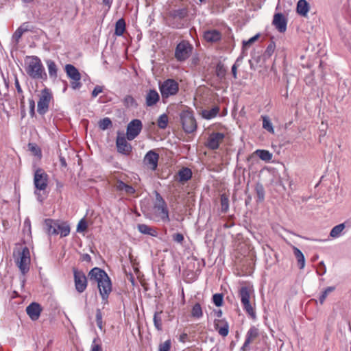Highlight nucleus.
<instances>
[{"instance_id": "1", "label": "nucleus", "mask_w": 351, "mask_h": 351, "mask_svg": "<svg viewBox=\"0 0 351 351\" xmlns=\"http://www.w3.org/2000/svg\"><path fill=\"white\" fill-rule=\"evenodd\" d=\"M88 278L97 283L99 293L104 304L108 302V298L112 291V283L108 274L103 269L94 267L88 273Z\"/></svg>"}, {"instance_id": "2", "label": "nucleus", "mask_w": 351, "mask_h": 351, "mask_svg": "<svg viewBox=\"0 0 351 351\" xmlns=\"http://www.w3.org/2000/svg\"><path fill=\"white\" fill-rule=\"evenodd\" d=\"M25 69L27 74L32 79L46 80L47 75L41 60L36 56H27L25 60Z\"/></svg>"}, {"instance_id": "3", "label": "nucleus", "mask_w": 351, "mask_h": 351, "mask_svg": "<svg viewBox=\"0 0 351 351\" xmlns=\"http://www.w3.org/2000/svg\"><path fill=\"white\" fill-rule=\"evenodd\" d=\"M151 219L156 221L164 223L170 221L167 204L158 192H156V202L152 209Z\"/></svg>"}, {"instance_id": "4", "label": "nucleus", "mask_w": 351, "mask_h": 351, "mask_svg": "<svg viewBox=\"0 0 351 351\" xmlns=\"http://www.w3.org/2000/svg\"><path fill=\"white\" fill-rule=\"evenodd\" d=\"M254 295V290L250 287H242L239 290V297L241 304L246 313L253 319L256 318V312L250 302V299Z\"/></svg>"}, {"instance_id": "5", "label": "nucleus", "mask_w": 351, "mask_h": 351, "mask_svg": "<svg viewBox=\"0 0 351 351\" xmlns=\"http://www.w3.org/2000/svg\"><path fill=\"white\" fill-rule=\"evenodd\" d=\"M48 180L49 176L43 169L38 168L34 171V185L36 189L34 193L36 195H39L38 191L46 190L48 186Z\"/></svg>"}, {"instance_id": "6", "label": "nucleus", "mask_w": 351, "mask_h": 351, "mask_svg": "<svg viewBox=\"0 0 351 351\" xmlns=\"http://www.w3.org/2000/svg\"><path fill=\"white\" fill-rule=\"evenodd\" d=\"M180 119L184 130L191 133L197 128V123L193 111L184 110L180 114Z\"/></svg>"}, {"instance_id": "7", "label": "nucleus", "mask_w": 351, "mask_h": 351, "mask_svg": "<svg viewBox=\"0 0 351 351\" xmlns=\"http://www.w3.org/2000/svg\"><path fill=\"white\" fill-rule=\"evenodd\" d=\"M159 88L162 98H168L178 93L179 84L174 80L168 79L160 84Z\"/></svg>"}, {"instance_id": "8", "label": "nucleus", "mask_w": 351, "mask_h": 351, "mask_svg": "<svg viewBox=\"0 0 351 351\" xmlns=\"http://www.w3.org/2000/svg\"><path fill=\"white\" fill-rule=\"evenodd\" d=\"M15 262L23 274H25L29 269L30 253L27 247H24L21 252H19L18 256L15 258Z\"/></svg>"}, {"instance_id": "9", "label": "nucleus", "mask_w": 351, "mask_h": 351, "mask_svg": "<svg viewBox=\"0 0 351 351\" xmlns=\"http://www.w3.org/2000/svg\"><path fill=\"white\" fill-rule=\"evenodd\" d=\"M52 99L53 95L49 89L45 88L41 91L37 104V111L40 114L43 115L47 113Z\"/></svg>"}, {"instance_id": "10", "label": "nucleus", "mask_w": 351, "mask_h": 351, "mask_svg": "<svg viewBox=\"0 0 351 351\" xmlns=\"http://www.w3.org/2000/svg\"><path fill=\"white\" fill-rule=\"evenodd\" d=\"M192 50L193 46L188 41L182 40L176 46L175 58L178 61H184L190 57Z\"/></svg>"}, {"instance_id": "11", "label": "nucleus", "mask_w": 351, "mask_h": 351, "mask_svg": "<svg viewBox=\"0 0 351 351\" xmlns=\"http://www.w3.org/2000/svg\"><path fill=\"white\" fill-rule=\"evenodd\" d=\"M158 160L159 154L155 150H149L145 155L143 163L147 169L154 171L158 168Z\"/></svg>"}, {"instance_id": "12", "label": "nucleus", "mask_w": 351, "mask_h": 351, "mask_svg": "<svg viewBox=\"0 0 351 351\" xmlns=\"http://www.w3.org/2000/svg\"><path fill=\"white\" fill-rule=\"evenodd\" d=\"M65 71L68 77L72 80L71 82V87L73 89L80 88L82 86L80 83L81 75L78 70L72 64H66L65 66Z\"/></svg>"}, {"instance_id": "13", "label": "nucleus", "mask_w": 351, "mask_h": 351, "mask_svg": "<svg viewBox=\"0 0 351 351\" xmlns=\"http://www.w3.org/2000/svg\"><path fill=\"white\" fill-rule=\"evenodd\" d=\"M142 128V122L139 119H134L131 121L127 127V138L129 141L134 139L140 134Z\"/></svg>"}, {"instance_id": "14", "label": "nucleus", "mask_w": 351, "mask_h": 351, "mask_svg": "<svg viewBox=\"0 0 351 351\" xmlns=\"http://www.w3.org/2000/svg\"><path fill=\"white\" fill-rule=\"evenodd\" d=\"M73 274L76 290L79 293L84 292L87 287V278L85 274L82 271L77 269H74Z\"/></svg>"}, {"instance_id": "15", "label": "nucleus", "mask_w": 351, "mask_h": 351, "mask_svg": "<svg viewBox=\"0 0 351 351\" xmlns=\"http://www.w3.org/2000/svg\"><path fill=\"white\" fill-rule=\"evenodd\" d=\"M225 135L221 132H213L211 133L207 140L206 147L210 149H217L219 148V145L223 141Z\"/></svg>"}, {"instance_id": "16", "label": "nucleus", "mask_w": 351, "mask_h": 351, "mask_svg": "<svg viewBox=\"0 0 351 351\" xmlns=\"http://www.w3.org/2000/svg\"><path fill=\"white\" fill-rule=\"evenodd\" d=\"M259 336V330L257 327L252 326L250 328L245 335V342L241 347L242 351H248L250 343H252Z\"/></svg>"}, {"instance_id": "17", "label": "nucleus", "mask_w": 351, "mask_h": 351, "mask_svg": "<svg viewBox=\"0 0 351 351\" xmlns=\"http://www.w3.org/2000/svg\"><path fill=\"white\" fill-rule=\"evenodd\" d=\"M117 151L123 154L129 155L132 152V146L124 136H117L116 141Z\"/></svg>"}, {"instance_id": "18", "label": "nucleus", "mask_w": 351, "mask_h": 351, "mask_svg": "<svg viewBox=\"0 0 351 351\" xmlns=\"http://www.w3.org/2000/svg\"><path fill=\"white\" fill-rule=\"evenodd\" d=\"M272 23L281 33L285 32L287 29V20L281 13L274 14Z\"/></svg>"}, {"instance_id": "19", "label": "nucleus", "mask_w": 351, "mask_h": 351, "mask_svg": "<svg viewBox=\"0 0 351 351\" xmlns=\"http://www.w3.org/2000/svg\"><path fill=\"white\" fill-rule=\"evenodd\" d=\"M42 308L39 304L33 302L26 308L27 314L32 320H37L40 315Z\"/></svg>"}, {"instance_id": "20", "label": "nucleus", "mask_w": 351, "mask_h": 351, "mask_svg": "<svg viewBox=\"0 0 351 351\" xmlns=\"http://www.w3.org/2000/svg\"><path fill=\"white\" fill-rule=\"evenodd\" d=\"M160 95L154 89L149 90L145 95V104L147 107H152L159 101Z\"/></svg>"}, {"instance_id": "21", "label": "nucleus", "mask_w": 351, "mask_h": 351, "mask_svg": "<svg viewBox=\"0 0 351 351\" xmlns=\"http://www.w3.org/2000/svg\"><path fill=\"white\" fill-rule=\"evenodd\" d=\"M214 327L221 336L225 337L228 335L229 325L225 320L215 319L214 321Z\"/></svg>"}, {"instance_id": "22", "label": "nucleus", "mask_w": 351, "mask_h": 351, "mask_svg": "<svg viewBox=\"0 0 351 351\" xmlns=\"http://www.w3.org/2000/svg\"><path fill=\"white\" fill-rule=\"evenodd\" d=\"M204 38L208 43H217L221 38V34L217 29H209L204 33Z\"/></svg>"}, {"instance_id": "23", "label": "nucleus", "mask_w": 351, "mask_h": 351, "mask_svg": "<svg viewBox=\"0 0 351 351\" xmlns=\"http://www.w3.org/2000/svg\"><path fill=\"white\" fill-rule=\"evenodd\" d=\"M58 221H55L51 219H47L45 220V228L48 234L57 235V226Z\"/></svg>"}, {"instance_id": "24", "label": "nucleus", "mask_w": 351, "mask_h": 351, "mask_svg": "<svg viewBox=\"0 0 351 351\" xmlns=\"http://www.w3.org/2000/svg\"><path fill=\"white\" fill-rule=\"evenodd\" d=\"M220 108L219 106H216L213 107L211 109L209 110H204L202 112V116L204 119L209 120L212 119L215 117H216L219 112Z\"/></svg>"}, {"instance_id": "25", "label": "nucleus", "mask_w": 351, "mask_h": 351, "mask_svg": "<svg viewBox=\"0 0 351 351\" xmlns=\"http://www.w3.org/2000/svg\"><path fill=\"white\" fill-rule=\"evenodd\" d=\"M309 11V4L306 0H299L297 3V12L302 16H306Z\"/></svg>"}, {"instance_id": "26", "label": "nucleus", "mask_w": 351, "mask_h": 351, "mask_svg": "<svg viewBox=\"0 0 351 351\" xmlns=\"http://www.w3.org/2000/svg\"><path fill=\"white\" fill-rule=\"evenodd\" d=\"M70 230V226L67 223L58 221L56 229L57 234H60L61 237H64L69 234Z\"/></svg>"}, {"instance_id": "27", "label": "nucleus", "mask_w": 351, "mask_h": 351, "mask_svg": "<svg viewBox=\"0 0 351 351\" xmlns=\"http://www.w3.org/2000/svg\"><path fill=\"white\" fill-rule=\"evenodd\" d=\"M292 249L300 269H303L305 266V258L303 253L295 246L292 245Z\"/></svg>"}, {"instance_id": "28", "label": "nucleus", "mask_w": 351, "mask_h": 351, "mask_svg": "<svg viewBox=\"0 0 351 351\" xmlns=\"http://www.w3.org/2000/svg\"><path fill=\"white\" fill-rule=\"evenodd\" d=\"M137 228L138 231L142 234L151 235L155 237L158 235V232L154 228L146 224H138Z\"/></svg>"}, {"instance_id": "29", "label": "nucleus", "mask_w": 351, "mask_h": 351, "mask_svg": "<svg viewBox=\"0 0 351 351\" xmlns=\"http://www.w3.org/2000/svg\"><path fill=\"white\" fill-rule=\"evenodd\" d=\"M346 225L343 223L334 226L330 230V237L333 239L339 238L343 234Z\"/></svg>"}, {"instance_id": "30", "label": "nucleus", "mask_w": 351, "mask_h": 351, "mask_svg": "<svg viewBox=\"0 0 351 351\" xmlns=\"http://www.w3.org/2000/svg\"><path fill=\"white\" fill-rule=\"evenodd\" d=\"M46 64L48 69L49 77L56 79L58 76V69L56 64L51 60H46Z\"/></svg>"}, {"instance_id": "31", "label": "nucleus", "mask_w": 351, "mask_h": 351, "mask_svg": "<svg viewBox=\"0 0 351 351\" xmlns=\"http://www.w3.org/2000/svg\"><path fill=\"white\" fill-rule=\"evenodd\" d=\"M192 172L191 170L189 168H182L178 172L179 181L186 182L191 178Z\"/></svg>"}, {"instance_id": "32", "label": "nucleus", "mask_w": 351, "mask_h": 351, "mask_svg": "<svg viewBox=\"0 0 351 351\" xmlns=\"http://www.w3.org/2000/svg\"><path fill=\"white\" fill-rule=\"evenodd\" d=\"M125 30V22L123 19H119L115 24L114 34L121 36Z\"/></svg>"}, {"instance_id": "33", "label": "nucleus", "mask_w": 351, "mask_h": 351, "mask_svg": "<svg viewBox=\"0 0 351 351\" xmlns=\"http://www.w3.org/2000/svg\"><path fill=\"white\" fill-rule=\"evenodd\" d=\"M255 154L263 160L269 162L272 158V154L267 150L257 149Z\"/></svg>"}, {"instance_id": "34", "label": "nucleus", "mask_w": 351, "mask_h": 351, "mask_svg": "<svg viewBox=\"0 0 351 351\" xmlns=\"http://www.w3.org/2000/svg\"><path fill=\"white\" fill-rule=\"evenodd\" d=\"M221 202V211L223 213H226L229 210V198L228 196L223 193L221 195L220 197Z\"/></svg>"}, {"instance_id": "35", "label": "nucleus", "mask_w": 351, "mask_h": 351, "mask_svg": "<svg viewBox=\"0 0 351 351\" xmlns=\"http://www.w3.org/2000/svg\"><path fill=\"white\" fill-rule=\"evenodd\" d=\"M191 316L196 319H199L203 316V311L201 305L196 303L192 308Z\"/></svg>"}, {"instance_id": "36", "label": "nucleus", "mask_w": 351, "mask_h": 351, "mask_svg": "<svg viewBox=\"0 0 351 351\" xmlns=\"http://www.w3.org/2000/svg\"><path fill=\"white\" fill-rule=\"evenodd\" d=\"M263 118V128L267 131L269 132L271 134L274 133V129L273 127V124L271 122L269 118L267 116L262 117Z\"/></svg>"}, {"instance_id": "37", "label": "nucleus", "mask_w": 351, "mask_h": 351, "mask_svg": "<svg viewBox=\"0 0 351 351\" xmlns=\"http://www.w3.org/2000/svg\"><path fill=\"white\" fill-rule=\"evenodd\" d=\"M169 122L168 116L166 114H161L157 121V125L160 129H165Z\"/></svg>"}, {"instance_id": "38", "label": "nucleus", "mask_w": 351, "mask_h": 351, "mask_svg": "<svg viewBox=\"0 0 351 351\" xmlns=\"http://www.w3.org/2000/svg\"><path fill=\"white\" fill-rule=\"evenodd\" d=\"M162 311L156 312L154 315V324L156 328L158 330H162V318H161Z\"/></svg>"}, {"instance_id": "39", "label": "nucleus", "mask_w": 351, "mask_h": 351, "mask_svg": "<svg viewBox=\"0 0 351 351\" xmlns=\"http://www.w3.org/2000/svg\"><path fill=\"white\" fill-rule=\"evenodd\" d=\"M255 191L257 195L258 201H263L265 198V190L263 185L261 184H257L255 187Z\"/></svg>"}, {"instance_id": "40", "label": "nucleus", "mask_w": 351, "mask_h": 351, "mask_svg": "<svg viewBox=\"0 0 351 351\" xmlns=\"http://www.w3.org/2000/svg\"><path fill=\"white\" fill-rule=\"evenodd\" d=\"M123 102L127 107H136L137 104L134 98L131 95H127L123 99Z\"/></svg>"}, {"instance_id": "41", "label": "nucleus", "mask_w": 351, "mask_h": 351, "mask_svg": "<svg viewBox=\"0 0 351 351\" xmlns=\"http://www.w3.org/2000/svg\"><path fill=\"white\" fill-rule=\"evenodd\" d=\"M112 125L111 120L106 117L99 121V127L100 129L105 130L107 128H108L109 126Z\"/></svg>"}, {"instance_id": "42", "label": "nucleus", "mask_w": 351, "mask_h": 351, "mask_svg": "<svg viewBox=\"0 0 351 351\" xmlns=\"http://www.w3.org/2000/svg\"><path fill=\"white\" fill-rule=\"evenodd\" d=\"M335 290L334 287H327L322 293V295L319 297V302L321 304H323L325 301L326 298H327L328 295L332 292Z\"/></svg>"}, {"instance_id": "43", "label": "nucleus", "mask_w": 351, "mask_h": 351, "mask_svg": "<svg viewBox=\"0 0 351 351\" xmlns=\"http://www.w3.org/2000/svg\"><path fill=\"white\" fill-rule=\"evenodd\" d=\"M223 299V295L220 293L214 294L213 296V303L218 307L222 306Z\"/></svg>"}, {"instance_id": "44", "label": "nucleus", "mask_w": 351, "mask_h": 351, "mask_svg": "<svg viewBox=\"0 0 351 351\" xmlns=\"http://www.w3.org/2000/svg\"><path fill=\"white\" fill-rule=\"evenodd\" d=\"M87 223L84 219H82L77 226V232H83L86 230L87 229Z\"/></svg>"}, {"instance_id": "45", "label": "nucleus", "mask_w": 351, "mask_h": 351, "mask_svg": "<svg viewBox=\"0 0 351 351\" xmlns=\"http://www.w3.org/2000/svg\"><path fill=\"white\" fill-rule=\"evenodd\" d=\"M259 38V34H257L253 37L250 38L247 40H243V48L246 49L247 47H250L253 43H254L256 40H258Z\"/></svg>"}, {"instance_id": "46", "label": "nucleus", "mask_w": 351, "mask_h": 351, "mask_svg": "<svg viewBox=\"0 0 351 351\" xmlns=\"http://www.w3.org/2000/svg\"><path fill=\"white\" fill-rule=\"evenodd\" d=\"M102 313L100 309H97L96 311V322L97 326L101 330L103 327V322H102Z\"/></svg>"}, {"instance_id": "47", "label": "nucleus", "mask_w": 351, "mask_h": 351, "mask_svg": "<svg viewBox=\"0 0 351 351\" xmlns=\"http://www.w3.org/2000/svg\"><path fill=\"white\" fill-rule=\"evenodd\" d=\"M27 30V29H25L23 27V26H21L19 27L16 32H14L13 35V38L18 41L21 37L22 36L23 34Z\"/></svg>"}, {"instance_id": "48", "label": "nucleus", "mask_w": 351, "mask_h": 351, "mask_svg": "<svg viewBox=\"0 0 351 351\" xmlns=\"http://www.w3.org/2000/svg\"><path fill=\"white\" fill-rule=\"evenodd\" d=\"M276 48V45L274 43H271L267 46L265 51V56L267 57H270L274 52Z\"/></svg>"}, {"instance_id": "49", "label": "nucleus", "mask_w": 351, "mask_h": 351, "mask_svg": "<svg viewBox=\"0 0 351 351\" xmlns=\"http://www.w3.org/2000/svg\"><path fill=\"white\" fill-rule=\"evenodd\" d=\"M171 345V343L169 339L165 341L164 343L160 344L159 351H169Z\"/></svg>"}, {"instance_id": "50", "label": "nucleus", "mask_w": 351, "mask_h": 351, "mask_svg": "<svg viewBox=\"0 0 351 351\" xmlns=\"http://www.w3.org/2000/svg\"><path fill=\"white\" fill-rule=\"evenodd\" d=\"M226 71L222 65H217L216 73L219 77L221 79L223 78L226 75Z\"/></svg>"}, {"instance_id": "51", "label": "nucleus", "mask_w": 351, "mask_h": 351, "mask_svg": "<svg viewBox=\"0 0 351 351\" xmlns=\"http://www.w3.org/2000/svg\"><path fill=\"white\" fill-rule=\"evenodd\" d=\"M29 149L31 152L37 156L40 157L41 156V151L40 149L36 146L33 144H29Z\"/></svg>"}, {"instance_id": "52", "label": "nucleus", "mask_w": 351, "mask_h": 351, "mask_svg": "<svg viewBox=\"0 0 351 351\" xmlns=\"http://www.w3.org/2000/svg\"><path fill=\"white\" fill-rule=\"evenodd\" d=\"M173 239L174 241L181 243L184 240V236L181 233H176L173 235Z\"/></svg>"}, {"instance_id": "53", "label": "nucleus", "mask_w": 351, "mask_h": 351, "mask_svg": "<svg viewBox=\"0 0 351 351\" xmlns=\"http://www.w3.org/2000/svg\"><path fill=\"white\" fill-rule=\"evenodd\" d=\"M103 91V87L100 86H96L93 92H92V97H96L99 93H101Z\"/></svg>"}, {"instance_id": "54", "label": "nucleus", "mask_w": 351, "mask_h": 351, "mask_svg": "<svg viewBox=\"0 0 351 351\" xmlns=\"http://www.w3.org/2000/svg\"><path fill=\"white\" fill-rule=\"evenodd\" d=\"M123 191L128 195H132L135 193V189L132 186L126 184Z\"/></svg>"}, {"instance_id": "55", "label": "nucleus", "mask_w": 351, "mask_h": 351, "mask_svg": "<svg viewBox=\"0 0 351 351\" xmlns=\"http://www.w3.org/2000/svg\"><path fill=\"white\" fill-rule=\"evenodd\" d=\"M125 184H126L124 183L123 181L119 180V181H117V184L115 185V187H116L117 190L120 191H123Z\"/></svg>"}, {"instance_id": "56", "label": "nucleus", "mask_w": 351, "mask_h": 351, "mask_svg": "<svg viewBox=\"0 0 351 351\" xmlns=\"http://www.w3.org/2000/svg\"><path fill=\"white\" fill-rule=\"evenodd\" d=\"M238 62V60H237V62L232 65V75L234 77V79H237V62Z\"/></svg>"}, {"instance_id": "57", "label": "nucleus", "mask_w": 351, "mask_h": 351, "mask_svg": "<svg viewBox=\"0 0 351 351\" xmlns=\"http://www.w3.org/2000/svg\"><path fill=\"white\" fill-rule=\"evenodd\" d=\"M29 108H30L29 112L32 115H33L34 114V108H35L34 101L33 99H31L29 101Z\"/></svg>"}, {"instance_id": "58", "label": "nucleus", "mask_w": 351, "mask_h": 351, "mask_svg": "<svg viewBox=\"0 0 351 351\" xmlns=\"http://www.w3.org/2000/svg\"><path fill=\"white\" fill-rule=\"evenodd\" d=\"M14 84H15V87H16V88L17 90V92L19 93H22L23 90H22V88H21V86H20L19 82L17 78H16V80H15Z\"/></svg>"}, {"instance_id": "59", "label": "nucleus", "mask_w": 351, "mask_h": 351, "mask_svg": "<svg viewBox=\"0 0 351 351\" xmlns=\"http://www.w3.org/2000/svg\"><path fill=\"white\" fill-rule=\"evenodd\" d=\"M90 351H102V348L100 345L94 344L93 345Z\"/></svg>"}, {"instance_id": "60", "label": "nucleus", "mask_w": 351, "mask_h": 351, "mask_svg": "<svg viewBox=\"0 0 351 351\" xmlns=\"http://www.w3.org/2000/svg\"><path fill=\"white\" fill-rule=\"evenodd\" d=\"M24 226L25 228H28V230L30 231L31 229V223L30 220L29 219H26L24 221Z\"/></svg>"}, {"instance_id": "61", "label": "nucleus", "mask_w": 351, "mask_h": 351, "mask_svg": "<svg viewBox=\"0 0 351 351\" xmlns=\"http://www.w3.org/2000/svg\"><path fill=\"white\" fill-rule=\"evenodd\" d=\"M82 260L84 261L89 262L91 260V257L89 254H83V256H82Z\"/></svg>"}, {"instance_id": "62", "label": "nucleus", "mask_w": 351, "mask_h": 351, "mask_svg": "<svg viewBox=\"0 0 351 351\" xmlns=\"http://www.w3.org/2000/svg\"><path fill=\"white\" fill-rule=\"evenodd\" d=\"M186 338L187 335L186 333H183L180 336L179 340L180 341L184 342Z\"/></svg>"}, {"instance_id": "63", "label": "nucleus", "mask_w": 351, "mask_h": 351, "mask_svg": "<svg viewBox=\"0 0 351 351\" xmlns=\"http://www.w3.org/2000/svg\"><path fill=\"white\" fill-rule=\"evenodd\" d=\"M103 3L110 7L112 3V0H103Z\"/></svg>"}, {"instance_id": "64", "label": "nucleus", "mask_w": 351, "mask_h": 351, "mask_svg": "<svg viewBox=\"0 0 351 351\" xmlns=\"http://www.w3.org/2000/svg\"><path fill=\"white\" fill-rule=\"evenodd\" d=\"M60 163H61V165L63 166V167H66V160H65L64 158H63V157L60 158Z\"/></svg>"}]
</instances>
